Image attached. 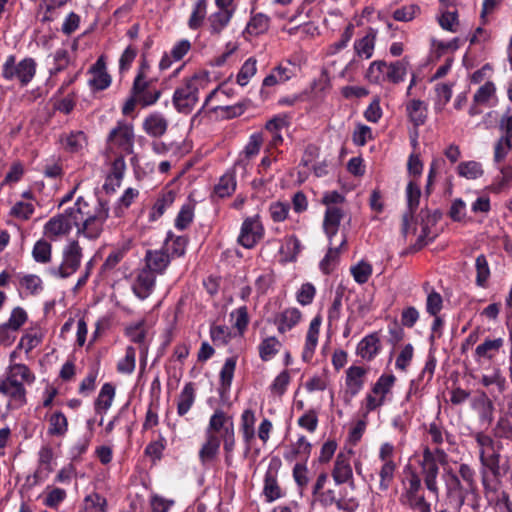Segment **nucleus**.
Listing matches in <instances>:
<instances>
[{
    "instance_id": "1",
    "label": "nucleus",
    "mask_w": 512,
    "mask_h": 512,
    "mask_svg": "<svg viewBox=\"0 0 512 512\" xmlns=\"http://www.w3.org/2000/svg\"><path fill=\"white\" fill-rule=\"evenodd\" d=\"M109 216L110 206L107 200L97 197L94 201L88 202L83 197H78L72 207L52 217L44 225V234L54 239L67 235L76 227L77 236L97 240L103 233Z\"/></svg>"
},
{
    "instance_id": "2",
    "label": "nucleus",
    "mask_w": 512,
    "mask_h": 512,
    "mask_svg": "<svg viewBox=\"0 0 512 512\" xmlns=\"http://www.w3.org/2000/svg\"><path fill=\"white\" fill-rule=\"evenodd\" d=\"M425 446L439 459L441 466H446L449 460V452L456 445L455 436L441 423L433 421L426 428Z\"/></svg>"
},
{
    "instance_id": "3",
    "label": "nucleus",
    "mask_w": 512,
    "mask_h": 512,
    "mask_svg": "<svg viewBox=\"0 0 512 512\" xmlns=\"http://www.w3.org/2000/svg\"><path fill=\"white\" fill-rule=\"evenodd\" d=\"M321 203L326 206L323 218V231L330 242L336 237L340 223L345 217L346 211L343 207L345 196L338 191H327L323 194Z\"/></svg>"
},
{
    "instance_id": "4",
    "label": "nucleus",
    "mask_w": 512,
    "mask_h": 512,
    "mask_svg": "<svg viewBox=\"0 0 512 512\" xmlns=\"http://www.w3.org/2000/svg\"><path fill=\"white\" fill-rule=\"evenodd\" d=\"M205 433L218 435L222 438L225 461L229 465L236 446L234 423L222 409H216L211 415Z\"/></svg>"
},
{
    "instance_id": "5",
    "label": "nucleus",
    "mask_w": 512,
    "mask_h": 512,
    "mask_svg": "<svg viewBox=\"0 0 512 512\" xmlns=\"http://www.w3.org/2000/svg\"><path fill=\"white\" fill-rule=\"evenodd\" d=\"M206 79L194 74L179 85L172 97V103L179 113L189 114L199 101V91L204 88Z\"/></svg>"
},
{
    "instance_id": "6",
    "label": "nucleus",
    "mask_w": 512,
    "mask_h": 512,
    "mask_svg": "<svg viewBox=\"0 0 512 512\" xmlns=\"http://www.w3.org/2000/svg\"><path fill=\"white\" fill-rule=\"evenodd\" d=\"M422 483L420 476L415 471H410L402 481V491L399 503L418 512H432L431 504L421 493Z\"/></svg>"
},
{
    "instance_id": "7",
    "label": "nucleus",
    "mask_w": 512,
    "mask_h": 512,
    "mask_svg": "<svg viewBox=\"0 0 512 512\" xmlns=\"http://www.w3.org/2000/svg\"><path fill=\"white\" fill-rule=\"evenodd\" d=\"M37 62L32 57H25L19 62L11 54L6 57L2 65V77L7 81H16L21 87H26L35 77Z\"/></svg>"
},
{
    "instance_id": "8",
    "label": "nucleus",
    "mask_w": 512,
    "mask_h": 512,
    "mask_svg": "<svg viewBox=\"0 0 512 512\" xmlns=\"http://www.w3.org/2000/svg\"><path fill=\"white\" fill-rule=\"evenodd\" d=\"M82 248L77 240H71L62 250V262L59 266L50 267L47 273L56 278H68L80 267Z\"/></svg>"
},
{
    "instance_id": "9",
    "label": "nucleus",
    "mask_w": 512,
    "mask_h": 512,
    "mask_svg": "<svg viewBox=\"0 0 512 512\" xmlns=\"http://www.w3.org/2000/svg\"><path fill=\"white\" fill-rule=\"evenodd\" d=\"M134 127L132 124L120 120L111 129L107 136V145L112 152L131 154L134 148Z\"/></svg>"
},
{
    "instance_id": "10",
    "label": "nucleus",
    "mask_w": 512,
    "mask_h": 512,
    "mask_svg": "<svg viewBox=\"0 0 512 512\" xmlns=\"http://www.w3.org/2000/svg\"><path fill=\"white\" fill-rule=\"evenodd\" d=\"M130 94L138 99V104L142 107L154 105L161 97L162 91L156 86V81L152 78H143L142 75H136Z\"/></svg>"
},
{
    "instance_id": "11",
    "label": "nucleus",
    "mask_w": 512,
    "mask_h": 512,
    "mask_svg": "<svg viewBox=\"0 0 512 512\" xmlns=\"http://www.w3.org/2000/svg\"><path fill=\"white\" fill-rule=\"evenodd\" d=\"M442 479L445 485L447 499L450 504L460 509L466 500L467 494L471 489L461 481L458 474L450 467H444Z\"/></svg>"
},
{
    "instance_id": "12",
    "label": "nucleus",
    "mask_w": 512,
    "mask_h": 512,
    "mask_svg": "<svg viewBox=\"0 0 512 512\" xmlns=\"http://www.w3.org/2000/svg\"><path fill=\"white\" fill-rule=\"evenodd\" d=\"M265 235V228L259 215L243 220L237 243L246 249H253Z\"/></svg>"
},
{
    "instance_id": "13",
    "label": "nucleus",
    "mask_w": 512,
    "mask_h": 512,
    "mask_svg": "<svg viewBox=\"0 0 512 512\" xmlns=\"http://www.w3.org/2000/svg\"><path fill=\"white\" fill-rule=\"evenodd\" d=\"M482 485L484 488V496L490 506L499 510L512 508L509 494L501 489L497 479H488L485 471H482Z\"/></svg>"
},
{
    "instance_id": "14",
    "label": "nucleus",
    "mask_w": 512,
    "mask_h": 512,
    "mask_svg": "<svg viewBox=\"0 0 512 512\" xmlns=\"http://www.w3.org/2000/svg\"><path fill=\"white\" fill-rule=\"evenodd\" d=\"M422 474L426 488L434 494L436 497L439 496V487L437 478L439 475V459H437L429 450V448H423L422 452Z\"/></svg>"
},
{
    "instance_id": "15",
    "label": "nucleus",
    "mask_w": 512,
    "mask_h": 512,
    "mask_svg": "<svg viewBox=\"0 0 512 512\" xmlns=\"http://www.w3.org/2000/svg\"><path fill=\"white\" fill-rule=\"evenodd\" d=\"M34 380V374L25 364H13L9 367L6 378L0 382V392L23 387L24 383L31 384Z\"/></svg>"
},
{
    "instance_id": "16",
    "label": "nucleus",
    "mask_w": 512,
    "mask_h": 512,
    "mask_svg": "<svg viewBox=\"0 0 512 512\" xmlns=\"http://www.w3.org/2000/svg\"><path fill=\"white\" fill-rule=\"evenodd\" d=\"M350 453L351 451L348 453L340 452L336 456L332 470V477L336 485L344 483H350L351 486L354 485L353 470L350 464Z\"/></svg>"
},
{
    "instance_id": "17",
    "label": "nucleus",
    "mask_w": 512,
    "mask_h": 512,
    "mask_svg": "<svg viewBox=\"0 0 512 512\" xmlns=\"http://www.w3.org/2000/svg\"><path fill=\"white\" fill-rule=\"evenodd\" d=\"M155 285L156 275L151 270L143 268L132 284V291L140 300H145L153 293Z\"/></svg>"
},
{
    "instance_id": "18",
    "label": "nucleus",
    "mask_w": 512,
    "mask_h": 512,
    "mask_svg": "<svg viewBox=\"0 0 512 512\" xmlns=\"http://www.w3.org/2000/svg\"><path fill=\"white\" fill-rule=\"evenodd\" d=\"M367 370L360 366H350L346 371L345 396L355 397L363 388Z\"/></svg>"
},
{
    "instance_id": "19",
    "label": "nucleus",
    "mask_w": 512,
    "mask_h": 512,
    "mask_svg": "<svg viewBox=\"0 0 512 512\" xmlns=\"http://www.w3.org/2000/svg\"><path fill=\"white\" fill-rule=\"evenodd\" d=\"M471 407L478 413L479 421L483 424H491L494 416V404L484 391L477 392L471 401Z\"/></svg>"
},
{
    "instance_id": "20",
    "label": "nucleus",
    "mask_w": 512,
    "mask_h": 512,
    "mask_svg": "<svg viewBox=\"0 0 512 512\" xmlns=\"http://www.w3.org/2000/svg\"><path fill=\"white\" fill-rule=\"evenodd\" d=\"M321 322L322 318L320 315L315 316L310 322L302 352V360L304 362H309L313 358L318 344Z\"/></svg>"
},
{
    "instance_id": "21",
    "label": "nucleus",
    "mask_w": 512,
    "mask_h": 512,
    "mask_svg": "<svg viewBox=\"0 0 512 512\" xmlns=\"http://www.w3.org/2000/svg\"><path fill=\"white\" fill-rule=\"evenodd\" d=\"M145 267L153 274H163L170 264V255L163 249L147 250L145 254Z\"/></svg>"
},
{
    "instance_id": "22",
    "label": "nucleus",
    "mask_w": 512,
    "mask_h": 512,
    "mask_svg": "<svg viewBox=\"0 0 512 512\" xmlns=\"http://www.w3.org/2000/svg\"><path fill=\"white\" fill-rule=\"evenodd\" d=\"M89 72L92 78L89 79V85L93 90L102 91L111 84V76L106 71V64L103 57H100L90 68Z\"/></svg>"
},
{
    "instance_id": "23",
    "label": "nucleus",
    "mask_w": 512,
    "mask_h": 512,
    "mask_svg": "<svg viewBox=\"0 0 512 512\" xmlns=\"http://www.w3.org/2000/svg\"><path fill=\"white\" fill-rule=\"evenodd\" d=\"M302 313L298 308H286L275 315L273 323L277 326L280 334H284L293 329L301 320Z\"/></svg>"
},
{
    "instance_id": "24",
    "label": "nucleus",
    "mask_w": 512,
    "mask_h": 512,
    "mask_svg": "<svg viewBox=\"0 0 512 512\" xmlns=\"http://www.w3.org/2000/svg\"><path fill=\"white\" fill-rule=\"evenodd\" d=\"M312 445L304 435L298 437L297 441L291 443L283 454V457L288 462L301 459L302 462L308 460L311 453Z\"/></svg>"
},
{
    "instance_id": "25",
    "label": "nucleus",
    "mask_w": 512,
    "mask_h": 512,
    "mask_svg": "<svg viewBox=\"0 0 512 512\" xmlns=\"http://www.w3.org/2000/svg\"><path fill=\"white\" fill-rule=\"evenodd\" d=\"M221 441L222 438L220 436L205 433V441L198 453L201 464H209L217 458L220 452Z\"/></svg>"
},
{
    "instance_id": "26",
    "label": "nucleus",
    "mask_w": 512,
    "mask_h": 512,
    "mask_svg": "<svg viewBox=\"0 0 512 512\" xmlns=\"http://www.w3.org/2000/svg\"><path fill=\"white\" fill-rule=\"evenodd\" d=\"M191 50V43L187 39L176 42L169 53H164L160 62L159 69L167 70L174 62L181 61L184 56Z\"/></svg>"
},
{
    "instance_id": "27",
    "label": "nucleus",
    "mask_w": 512,
    "mask_h": 512,
    "mask_svg": "<svg viewBox=\"0 0 512 512\" xmlns=\"http://www.w3.org/2000/svg\"><path fill=\"white\" fill-rule=\"evenodd\" d=\"M381 350V341L379 334L373 332L365 336L357 345V355L362 359L371 361Z\"/></svg>"
},
{
    "instance_id": "28",
    "label": "nucleus",
    "mask_w": 512,
    "mask_h": 512,
    "mask_svg": "<svg viewBox=\"0 0 512 512\" xmlns=\"http://www.w3.org/2000/svg\"><path fill=\"white\" fill-rule=\"evenodd\" d=\"M168 129V120L159 112L149 114L143 121V130L154 138L162 137Z\"/></svg>"
},
{
    "instance_id": "29",
    "label": "nucleus",
    "mask_w": 512,
    "mask_h": 512,
    "mask_svg": "<svg viewBox=\"0 0 512 512\" xmlns=\"http://www.w3.org/2000/svg\"><path fill=\"white\" fill-rule=\"evenodd\" d=\"M503 344L504 340L502 338L486 339L476 347L474 353L475 361L481 363L483 359L492 360L499 353Z\"/></svg>"
},
{
    "instance_id": "30",
    "label": "nucleus",
    "mask_w": 512,
    "mask_h": 512,
    "mask_svg": "<svg viewBox=\"0 0 512 512\" xmlns=\"http://www.w3.org/2000/svg\"><path fill=\"white\" fill-rule=\"evenodd\" d=\"M255 422V412L245 409L240 417V431L247 450L251 448L252 441L255 439Z\"/></svg>"
},
{
    "instance_id": "31",
    "label": "nucleus",
    "mask_w": 512,
    "mask_h": 512,
    "mask_svg": "<svg viewBox=\"0 0 512 512\" xmlns=\"http://www.w3.org/2000/svg\"><path fill=\"white\" fill-rule=\"evenodd\" d=\"M196 399V390L194 383L188 382L184 385L177 398V414L186 415L192 408Z\"/></svg>"
},
{
    "instance_id": "32",
    "label": "nucleus",
    "mask_w": 512,
    "mask_h": 512,
    "mask_svg": "<svg viewBox=\"0 0 512 512\" xmlns=\"http://www.w3.org/2000/svg\"><path fill=\"white\" fill-rule=\"evenodd\" d=\"M409 60L407 57L387 64L386 82L399 84L405 80Z\"/></svg>"
},
{
    "instance_id": "33",
    "label": "nucleus",
    "mask_w": 512,
    "mask_h": 512,
    "mask_svg": "<svg viewBox=\"0 0 512 512\" xmlns=\"http://www.w3.org/2000/svg\"><path fill=\"white\" fill-rule=\"evenodd\" d=\"M406 112L409 120L415 127L423 125L427 119V106L418 99H413L406 104Z\"/></svg>"
},
{
    "instance_id": "34",
    "label": "nucleus",
    "mask_w": 512,
    "mask_h": 512,
    "mask_svg": "<svg viewBox=\"0 0 512 512\" xmlns=\"http://www.w3.org/2000/svg\"><path fill=\"white\" fill-rule=\"evenodd\" d=\"M232 11H216L208 17V28L211 35H220L229 25L232 17Z\"/></svg>"
},
{
    "instance_id": "35",
    "label": "nucleus",
    "mask_w": 512,
    "mask_h": 512,
    "mask_svg": "<svg viewBox=\"0 0 512 512\" xmlns=\"http://www.w3.org/2000/svg\"><path fill=\"white\" fill-rule=\"evenodd\" d=\"M376 33L371 30L370 33L354 42V50L358 57L370 59L373 56L375 48Z\"/></svg>"
},
{
    "instance_id": "36",
    "label": "nucleus",
    "mask_w": 512,
    "mask_h": 512,
    "mask_svg": "<svg viewBox=\"0 0 512 512\" xmlns=\"http://www.w3.org/2000/svg\"><path fill=\"white\" fill-rule=\"evenodd\" d=\"M318 501L324 507H329L332 505H336L338 510L342 511H350L352 509L350 503L351 501H347L343 498L338 499L336 497V493L332 489H328L326 491H321L318 495H316Z\"/></svg>"
},
{
    "instance_id": "37",
    "label": "nucleus",
    "mask_w": 512,
    "mask_h": 512,
    "mask_svg": "<svg viewBox=\"0 0 512 512\" xmlns=\"http://www.w3.org/2000/svg\"><path fill=\"white\" fill-rule=\"evenodd\" d=\"M207 7V0H197L194 3L187 23L188 27L191 30H197L203 25L204 20L207 16Z\"/></svg>"
},
{
    "instance_id": "38",
    "label": "nucleus",
    "mask_w": 512,
    "mask_h": 512,
    "mask_svg": "<svg viewBox=\"0 0 512 512\" xmlns=\"http://www.w3.org/2000/svg\"><path fill=\"white\" fill-rule=\"evenodd\" d=\"M188 240L183 236H174L171 232H168L165 239L166 251L171 257H181L185 254Z\"/></svg>"
},
{
    "instance_id": "39",
    "label": "nucleus",
    "mask_w": 512,
    "mask_h": 512,
    "mask_svg": "<svg viewBox=\"0 0 512 512\" xmlns=\"http://www.w3.org/2000/svg\"><path fill=\"white\" fill-rule=\"evenodd\" d=\"M387 63L383 60H375L370 63L365 78L372 84L386 82Z\"/></svg>"
},
{
    "instance_id": "40",
    "label": "nucleus",
    "mask_w": 512,
    "mask_h": 512,
    "mask_svg": "<svg viewBox=\"0 0 512 512\" xmlns=\"http://www.w3.org/2000/svg\"><path fill=\"white\" fill-rule=\"evenodd\" d=\"M270 26V17L264 13H256L251 16L245 31L250 35H260L265 33Z\"/></svg>"
},
{
    "instance_id": "41",
    "label": "nucleus",
    "mask_w": 512,
    "mask_h": 512,
    "mask_svg": "<svg viewBox=\"0 0 512 512\" xmlns=\"http://www.w3.org/2000/svg\"><path fill=\"white\" fill-rule=\"evenodd\" d=\"M115 396V388L110 383H105L95 401V410L97 413L106 412L114 399Z\"/></svg>"
},
{
    "instance_id": "42",
    "label": "nucleus",
    "mask_w": 512,
    "mask_h": 512,
    "mask_svg": "<svg viewBox=\"0 0 512 512\" xmlns=\"http://www.w3.org/2000/svg\"><path fill=\"white\" fill-rule=\"evenodd\" d=\"M49 428L48 434L51 436L61 437L64 436L68 431V420L66 416L60 412H54L49 417Z\"/></svg>"
},
{
    "instance_id": "43",
    "label": "nucleus",
    "mask_w": 512,
    "mask_h": 512,
    "mask_svg": "<svg viewBox=\"0 0 512 512\" xmlns=\"http://www.w3.org/2000/svg\"><path fill=\"white\" fill-rule=\"evenodd\" d=\"M281 348V342L274 336L266 337L259 344V357L262 361H270Z\"/></svg>"
},
{
    "instance_id": "44",
    "label": "nucleus",
    "mask_w": 512,
    "mask_h": 512,
    "mask_svg": "<svg viewBox=\"0 0 512 512\" xmlns=\"http://www.w3.org/2000/svg\"><path fill=\"white\" fill-rule=\"evenodd\" d=\"M66 151L70 153L79 152L87 143L86 135L82 131L71 132L61 139Z\"/></svg>"
},
{
    "instance_id": "45",
    "label": "nucleus",
    "mask_w": 512,
    "mask_h": 512,
    "mask_svg": "<svg viewBox=\"0 0 512 512\" xmlns=\"http://www.w3.org/2000/svg\"><path fill=\"white\" fill-rule=\"evenodd\" d=\"M108 503L105 497L97 492L85 496L83 500L84 512H107Z\"/></svg>"
},
{
    "instance_id": "46",
    "label": "nucleus",
    "mask_w": 512,
    "mask_h": 512,
    "mask_svg": "<svg viewBox=\"0 0 512 512\" xmlns=\"http://www.w3.org/2000/svg\"><path fill=\"white\" fill-rule=\"evenodd\" d=\"M32 257L35 262L48 264L52 260V245L45 239L36 241L32 249Z\"/></svg>"
},
{
    "instance_id": "47",
    "label": "nucleus",
    "mask_w": 512,
    "mask_h": 512,
    "mask_svg": "<svg viewBox=\"0 0 512 512\" xmlns=\"http://www.w3.org/2000/svg\"><path fill=\"white\" fill-rule=\"evenodd\" d=\"M175 195L172 191H168L164 194H162L154 203L150 213H149V220L150 221H156L159 219L166 209L172 205L174 202Z\"/></svg>"
},
{
    "instance_id": "48",
    "label": "nucleus",
    "mask_w": 512,
    "mask_h": 512,
    "mask_svg": "<svg viewBox=\"0 0 512 512\" xmlns=\"http://www.w3.org/2000/svg\"><path fill=\"white\" fill-rule=\"evenodd\" d=\"M475 270H476V279L475 283L478 287L486 288L488 285V280L490 278L491 272L490 267L487 261V258L484 254L477 256L475 260Z\"/></svg>"
},
{
    "instance_id": "49",
    "label": "nucleus",
    "mask_w": 512,
    "mask_h": 512,
    "mask_svg": "<svg viewBox=\"0 0 512 512\" xmlns=\"http://www.w3.org/2000/svg\"><path fill=\"white\" fill-rule=\"evenodd\" d=\"M396 471V464L394 461H389L387 463H383L379 469V484L378 489L381 492H386L394 481Z\"/></svg>"
},
{
    "instance_id": "50",
    "label": "nucleus",
    "mask_w": 512,
    "mask_h": 512,
    "mask_svg": "<svg viewBox=\"0 0 512 512\" xmlns=\"http://www.w3.org/2000/svg\"><path fill=\"white\" fill-rule=\"evenodd\" d=\"M263 494L268 502H273L282 496L276 475L271 471L265 474Z\"/></svg>"
},
{
    "instance_id": "51",
    "label": "nucleus",
    "mask_w": 512,
    "mask_h": 512,
    "mask_svg": "<svg viewBox=\"0 0 512 512\" xmlns=\"http://www.w3.org/2000/svg\"><path fill=\"white\" fill-rule=\"evenodd\" d=\"M479 459L482 466L488 469L494 478H498L501 475L500 454L498 452L486 455L485 450L480 449Z\"/></svg>"
},
{
    "instance_id": "52",
    "label": "nucleus",
    "mask_w": 512,
    "mask_h": 512,
    "mask_svg": "<svg viewBox=\"0 0 512 512\" xmlns=\"http://www.w3.org/2000/svg\"><path fill=\"white\" fill-rule=\"evenodd\" d=\"M333 239H334V237L332 238L331 242L329 241L330 247H329L324 259L321 261V268L326 273L329 270L330 264L334 263L338 259L341 248L344 247L347 243V236L345 233L341 234V240H340L338 246H334Z\"/></svg>"
},
{
    "instance_id": "53",
    "label": "nucleus",
    "mask_w": 512,
    "mask_h": 512,
    "mask_svg": "<svg viewBox=\"0 0 512 512\" xmlns=\"http://www.w3.org/2000/svg\"><path fill=\"white\" fill-rule=\"evenodd\" d=\"M136 367V351L133 346H128L125 350V356L117 363V372L130 375Z\"/></svg>"
},
{
    "instance_id": "54",
    "label": "nucleus",
    "mask_w": 512,
    "mask_h": 512,
    "mask_svg": "<svg viewBox=\"0 0 512 512\" xmlns=\"http://www.w3.org/2000/svg\"><path fill=\"white\" fill-rule=\"evenodd\" d=\"M236 189V180L235 176L232 173L224 174L220 179L218 184L214 188V193L220 197L224 198L230 196Z\"/></svg>"
},
{
    "instance_id": "55",
    "label": "nucleus",
    "mask_w": 512,
    "mask_h": 512,
    "mask_svg": "<svg viewBox=\"0 0 512 512\" xmlns=\"http://www.w3.org/2000/svg\"><path fill=\"white\" fill-rule=\"evenodd\" d=\"M235 368L236 358H227L220 371V386L223 391H228L230 389L234 377Z\"/></svg>"
},
{
    "instance_id": "56",
    "label": "nucleus",
    "mask_w": 512,
    "mask_h": 512,
    "mask_svg": "<svg viewBox=\"0 0 512 512\" xmlns=\"http://www.w3.org/2000/svg\"><path fill=\"white\" fill-rule=\"evenodd\" d=\"M70 0H41V7L44 9L43 21H53L59 16V9L65 6Z\"/></svg>"
},
{
    "instance_id": "57",
    "label": "nucleus",
    "mask_w": 512,
    "mask_h": 512,
    "mask_svg": "<svg viewBox=\"0 0 512 512\" xmlns=\"http://www.w3.org/2000/svg\"><path fill=\"white\" fill-rule=\"evenodd\" d=\"M256 59L250 57L248 58L242 65L240 71L237 74L236 82L240 86H246L249 83V80L256 74L257 67Z\"/></svg>"
},
{
    "instance_id": "58",
    "label": "nucleus",
    "mask_w": 512,
    "mask_h": 512,
    "mask_svg": "<svg viewBox=\"0 0 512 512\" xmlns=\"http://www.w3.org/2000/svg\"><path fill=\"white\" fill-rule=\"evenodd\" d=\"M457 170L461 177L467 179H477L483 175L482 165L476 161L461 162Z\"/></svg>"
},
{
    "instance_id": "59",
    "label": "nucleus",
    "mask_w": 512,
    "mask_h": 512,
    "mask_svg": "<svg viewBox=\"0 0 512 512\" xmlns=\"http://www.w3.org/2000/svg\"><path fill=\"white\" fill-rule=\"evenodd\" d=\"M421 190L418 184L410 181L406 187L407 213L414 214L419 206Z\"/></svg>"
},
{
    "instance_id": "60",
    "label": "nucleus",
    "mask_w": 512,
    "mask_h": 512,
    "mask_svg": "<svg viewBox=\"0 0 512 512\" xmlns=\"http://www.w3.org/2000/svg\"><path fill=\"white\" fill-rule=\"evenodd\" d=\"M19 284L31 295L39 294L43 290V282L41 278L35 274L22 276L19 280Z\"/></svg>"
},
{
    "instance_id": "61",
    "label": "nucleus",
    "mask_w": 512,
    "mask_h": 512,
    "mask_svg": "<svg viewBox=\"0 0 512 512\" xmlns=\"http://www.w3.org/2000/svg\"><path fill=\"white\" fill-rule=\"evenodd\" d=\"M496 87L491 81L485 82L475 92L473 99L476 104L488 105L489 101L495 96Z\"/></svg>"
},
{
    "instance_id": "62",
    "label": "nucleus",
    "mask_w": 512,
    "mask_h": 512,
    "mask_svg": "<svg viewBox=\"0 0 512 512\" xmlns=\"http://www.w3.org/2000/svg\"><path fill=\"white\" fill-rule=\"evenodd\" d=\"M268 211L274 222H283L288 217L290 204L288 202L275 201L269 205Z\"/></svg>"
},
{
    "instance_id": "63",
    "label": "nucleus",
    "mask_w": 512,
    "mask_h": 512,
    "mask_svg": "<svg viewBox=\"0 0 512 512\" xmlns=\"http://www.w3.org/2000/svg\"><path fill=\"white\" fill-rule=\"evenodd\" d=\"M350 271L358 284H364L369 280L372 274V266L367 262L360 261L355 266H352Z\"/></svg>"
},
{
    "instance_id": "64",
    "label": "nucleus",
    "mask_w": 512,
    "mask_h": 512,
    "mask_svg": "<svg viewBox=\"0 0 512 512\" xmlns=\"http://www.w3.org/2000/svg\"><path fill=\"white\" fill-rule=\"evenodd\" d=\"M494 435L498 438L512 440V416L500 417L494 428Z\"/></svg>"
}]
</instances>
